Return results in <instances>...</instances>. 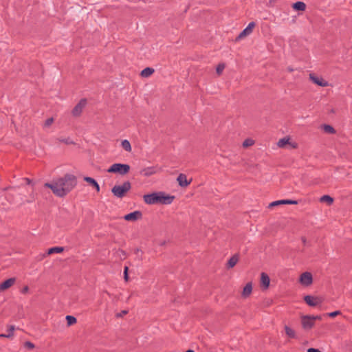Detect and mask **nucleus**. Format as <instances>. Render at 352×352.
<instances>
[{
  "label": "nucleus",
  "instance_id": "1",
  "mask_svg": "<svg viewBox=\"0 0 352 352\" xmlns=\"http://www.w3.org/2000/svg\"><path fill=\"white\" fill-rule=\"evenodd\" d=\"M77 184L76 177L72 174H66L63 177L45 183V187L50 188L56 196L63 197L69 193Z\"/></svg>",
  "mask_w": 352,
  "mask_h": 352
},
{
  "label": "nucleus",
  "instance_id": "2",
  "mask_svg": "<svg viewBox=\"0 0 352 352\" xmlns=\"http://www.w3.org/2000/svg\"><path fill=\"white\" fill-rule=\"evenodd\" d=\"M131 188V183L127 181L124 182L122 185L114 186L111 189V192L113 195L118 198H122Z\"/></svg>",
  "mask_w": 352,
  "mask_h": 352
},
{
  "label": "nucleus",
  "instance_id": "3",
  "mask_svg": "<svg viewBox=\"0 0 352 352\" xmlns=\"http://www.w3.org/2000/svg\"><path fill=\"white\" fill-rule=\"evenodd\" d=\"M130 170V166L125 164H113L107 170L109 173H118L120 175L126 174Z\"/></svg>",
  "mask_w": 352,
  "mask_h": 352
},
{
  "label": "nucleus",
  "instance_id": "4",
  "mask_svg": "<svg viewBox=\"0 0 352 352\" xmlns=\"http://www.w3.org/2000/svg\"><path fill=\"white\" fill-rule=\"evenodd\" d=\"M144 201L150 205L160 204V192H153L144 195Z\"/></svg>",
  "mask_w": 352,
  "mask_h": 352
},
{
  "label": "nucleus",
  "instance_id": "5",
  "mask_svg": "<svg viewBox=\"0 0 352 352\" xmlns=\"http://www.w3.org/2000/svg\"><path fill=\"white\" fill-rule=\"evenodd\" d=\"M301 324L304 329H310L314 325V321L311 316H302L301 317Z\"/></svg>",
  "mask_w": 352,
  "mask_h": 352
},
{
  "label": "nucleus",
  "instance_id": "6",
  "mask_svg": "<svg viewBox=\"0 0 352 352\" xmlns=\"http://www.w3.org/2000/svg\"><path fill=\"white\" fill-rule=\"evenodd\" d=\"M304 300L308 305H309L311 307H316V306L320 305L322 302V298L309 296V295L305 296L304 297Z\"/></svg>",
  "mask_w": 352,
  "mask_h": 352
},
{
  "label": "nucleus",
  "instance_id": "7",
  "mask_svg": "<svg viewBox=\"0 0 352 352\" xmlns=\"http://www.w3.org/2000/svg\"><path fill=\"white\" fill-rule=\"evenodd\" d=\"M256 24L254 22H251L248 24V25L236 37V40H241L245 36L250 35L253 30V28L255 27Z\"/></svg>",
  "mask_w": 352,
  "mask_h": 352
},
{
  "label": "nucleus",
  "instance_id": "8",
  "mask_svg": "<svg viewBox=\"0 0 352 352\" xmlns=\"http://www.w3.org/2000/svg\"><path fill=\"white\" fill-rule=\"evenodd\" d=\"M86 104H87L86 99L80 100V101L75 106V107L72 110L73 116H80L83 108L85 107Z\"/></svg>",
  "mask_w": 352,
  "mask_h": 352
},
{
  "label": "nucleus",
  "instance_id": "9",
  "mask_svg": "<svg viewBox=\"0 0 352 352\" xmlns=\"http://www.w3.org/2000/svg\"><path fill=\"white\" fill-rule=\"evenodd\" d=\"M312 281L313 278L311 273L306 272L301 274L300 278L301 284L308 286L312 283Z\"/></svg>",
  "mask_w": 352,
  "mask_h": 352
},
{
  "label": "nucleus",
  "instance_id": "10",
  "mask_svg": "<svg viewBox=\"0 0 352 352\" xmlns=\"http://www.w3.org/2000/svg\"><path fill=\"white\" fill-rule=\"evenodd\" d=\"M142 214L140 211L136 210L133 212L129 213L124 217L126 221H135L139 219H141Z\"/></svg>",
  "mask_w": 352,
  "mask_h": 352
},
{
  "label": "nucleus",
  "instance_id": "11",
  "mask_svg": "<svg viewBox=\"0 0 352 352\" xmlns=\"http://www.w3.org/2000/svg\"><path fill=\"white\" fill-rule=\"evenodd\" d=\"M298 201L295 200H290V199H282V200H278L273 201L270 204L269 208H272L274 206L283 205V204H297Z\"/></svg>",
  "mask_w": 352,
  "mask_h": 352
},
{
  "label": "nucleus",
  "instance_id": "12",
  "mask_svg": "<svg viewBox=\"0 0 352 352\" xmlns=\"http://www.w3.org/2000/svg\"><path fill=\"white\" fill-rule=\"evenodd\" d=\"M160 204H170L174 199L173 196L166 195L164 192H160Z\"/></svg>",
  "mask_w": 352,
  "mask_h": 352
},
{
  "label": "nucleus",
  "instance_id": "13",
  "mask_svg": "<svg viewBox=\"0 0 352 352\" xmlns=\"http://www.w3.org/2000/svg\"><path fill=\"white\" fill-rule=\"evenodd\" d=\"M310 79L316 85L321 86V87H327L328 85L327 81L324 80L322 78H318L317 76H315L314 74L309 75Z\"/></svg>",
  "mask_w": 352,
  "mask_h": 352
},
{
  "label": "nucleus",
  "instance_id": "14",
  "mask_svg": "<svg viewBox=\"0 0 352 352\" xmlns=\"http://www.w3.org/2000/svg\"><path fill=\"white\" fill-rule=\"evenodd\" d=\"M14 278H10L0 284V291H4L14 285L15 283Z\"/></svg>",
  "mask_w": 352,
  "mask_h": 352
},
{
  "label": "nucleus",
  "instance_id": "15",
  "mask_svg": "<svg viewBox=\"0 0 352 352\" xmlns=\"http://www.w3.org/2000/svg\"><path fill=\"white\" fill-rule=\"evenodd\" d=\"M177 180L181 187H186L190 184V182L187 180L186 175L182 173L179 175Z\"/></svg>",
  "mask_w": 352,
  "mask_h": 352
},
{
  "label": "nucleus",
  "instance_id": "16",
  "mask_svg": "<svg viewBox=\"0 0 352 352\" xmlns=\"http://www.w3.org/2000/svg\"><path fill=\"white\" fill-rule=\"evenodd\" d=\"M270 278L268 275L264 272H262L261 274V284L264 287L265 289H267L270 285Z\"/></svg>",
  "mask_w": 352,
  "mask_h": 352
},
{
  "label": "nucleus",
  "instance_id": "17",
  "mask_svg": "<svg viewBox=\"0 0 352 352\" xmlns=\"http://www.w3.org/2000/svg\"><path fill=\"white\" fill-rule=\"evenodd\" d=\"M239 254H236L233 255L228 261V264H227L228 267L232 268L233 267H234L235 265L239 261Z\"/></svg>",
  "mask_w": 352,
  "mask_h": 352
},
{
  "label": "nucleus",
  "instance_id": "18",
  "mask_svg": "<svg viewBox=\"0 0 352 352\" xmlns=\"http://www.w3.org/2000/svg\"><path fill=\"white\" fill-rule=\"evenodd\" d=\"M252 291V285L251 283H248L244 287L243 290L242 292V296L246 298L250 296Z\"/></svg>",
  "mask_w": 352,
  "mask_h": 352
},
{
  "label": "nucleus",
  "instance_id": "19",
  "mask_svg": "<svg viewBox=\"0 0 352 352\" xmlns=\"http://www.w3.org/2000/svg\"><path fill=\"white\" fill-rule=\"evenodd\" d=\"M84 180L85 182H87V183H89L90 185H91L92 186H94L96 190L98 192L100 190V186L98 185V184L97 183V182L93 179L92 177H84Z\"/></svg>",
  "mask_w": 352,
  "mask_h": 352
},
{
  "label": "nucleus",
  "instance_id": "20",
  "mask_svg": "<svg viewBox=\"0 0 352 352\" xmlns=\"http://www.w3.org/2000/svg\"><path fill=\"white\" fill-rule=\"evenodd\" d=\"M293 8L298 11H304L306 9V5L304 2L297 1L292 6Z\"/></svg>",
  "mask_w": 352,
  "mask_h": 352
},
{
  "label": "nucleus",
  "instance_id": "21",
  "mask_svg": "<svg viewBox=\"0 0 352 352\" xmlns=\"http://www.w3.org/2000/svg\"><path fill=\"white\" fill-rule=\"evenodd\" d=\"M153 72L154 69L153 68L146 67L141 72L140 75L144 78H147L149 77Z\"/></svg>",
  "mask_w": 352,
  "mask_h": 352
},
{
  "label": "nucleus",
  "instance_id": "22",
  "mask_svg": "<svg viewBox=\"0 0 352 352\" xmlns=\"http://www.w3.org/2000/svg\"><path fill=\"white\" fill-rule=\"evenodd\" d=\"M322 129L324 130V131L329 134H334L336 133V130L333 126L329 124H323L322 125Z\"/></svg>",
  "mask_w": 352,
  "mask_h": 352
},
{
  "label": "nucleus",
  "instance_id": "23",
  "mask_svg": "<svg viewBox=\"0 0 352 352\" xmlns=\"http://www.w3.org/2000/svg\"><path fill=\"white\" fill-rule=\"evenodd\" d=\"M63 250L64 249L62 247H53L47 250V255H50L54 253H60L63 251Z\"/></svg>",
  "mask_w": 352,
  "mask_h": 352
},
{
  "label": "nucleus",
  "instance_id": "24",
  "mask_svg": "<svg viewBox=\"0 0 352 352\" xmlns=\"http://www.w3.org/2000/svg\"><path fill=\"white\" fill-rule=\"evenodd\" d=\"M14 329H15L14 326H13V325L10 326L8 328L9 334L1 333V334H0V338H12L13 336V331H14Z\"/></svg>",
  "mask_w": 352,
  "mask_h": 352
},
{
  "label": "nucleus",
  "instance_id": "25",
  "mask_svg": "<svg viewBox=\"0 0 352 352\" xmlns=\"http://www.w3.org/2000/svg\"><path fill=\"white\" fill-rule=\"evenodd\" d=\"M121 146L126 151L130 152L131 151V144L127 140H122L121 142Z\"/></svg>",
  "mask_w": 352,
  "mask_h": 352
},
{
  "label": "nucleus",
  "instance_id": "26",
  "mask_svg": "<svg viewBox=\"0 0 352 352\" xmlns=\"http://www.w3.org/2000/svg\"><path fill=\"white\" fill-rule=\"evenodd\" d=\"M285 333L287 334V336L288 337L292 338H295L296 333H295V331L292 329H291L288 326H285Z\"/></svg>",
  "mask_w": 352,
  "mask_h": 352
},
{
  "label": "nucleus",
  "instance_id": "27",
  "mask_svg": "<svg viewBox=\"0 0 352 352\" xmlns=\"http://www.w3.org/2000/svg\"><path fill=\"white\" fill-rule=\"evenodd\" d=\"M289 138H282L280 140H279V141L278 142V146L280 147V148H283L284 147L286 144H289Z\"/></svg>",
  "mask_w": 352,
  "mask_h": 352
},
{
  "label": "nucleus",
  "instance_id": "28",
  "mask_svg": "<svg viewBox=\"0 0 352 352\" xmlns=\"http://www.w3.org/2000/svg\"><path fill=\"white\" fill-rule=\"evenodd\" d=\"M320 201L322 202H327L328 204H331L333 202V198L329 195H323L320 198Z\"/></svg>",
  "mask_w": 352,
  "mask_h": 352
},
{
  "label": "nucleus",
  "instance_id": "29",
  "mask_svg": "<svg viewBox=\"0 0 352 352\" xmlns=\"http://www.w3.org/2000/svg\"><path fill=\"white\" fill-rule=\"evenodd\" d=\"M66 320L69 326L73 325L76 322V318L72 316H67Z\"/></svg>",
  "mask_w": 352,
  "mask_h": 352
},
{
  "label": "nucleus",
  "instance_id": "30",
  "mask_svg": "<svg viewBox=\"0 0 352 352\" xmlns=\"http://www.w3.org/2000/svg\"><path fill=\"white\" fill-rule=\"evenodd\" d=\"M58 140L60 142L65 143L66 144H74V142L69 138H59Z\"/></svg>",
  "mask_w": 352,
  "mask_h": 352
},
{
  "label": "nucleus",
  "instance_id": "31",
  "mask_svg": "<svg viewBox=\"0 0 352 352\" xmlns=\"http://www.w3.org/2000/svg\"><path fill=\"white\" fill-rule=\"evenodd\" d=\"M224 68H225V65L223 63L218 65V66L217 67V69H216L217 73L219 75H220L222 73V72L223 71Z\"/></svg>",
  "mask_w": 352,
  "mask_h": 352
},
{
  "label": "nucleus",
  "instance_id": "32",
  "mask_svg": "<svg viewBox=\"0 0 352 352\" xmlns=\"http://www.w3.org/2000/svg\"><path fill=\"white\" fill-rule=\"evenodd\" d=\"M24 346L28 349H33L35 347L34 344L30 341L25 342L24 343Z\"/></svg>",
  "mask_w": 352,
  "mask_h": 352
},
{
  "label": "nucleus",
  "instance_id": "33",
  "mask_svg": "<svg viewBox=\"0 0 352 352\" xmlns=\"http://www.w3.org/2000/svg\"><path fill=\"white\" fill-rule=\"evenodd\" d=\"M253 144V141L252 140H246L243 142V146L244 147H248Z\"/></svg>",
  "mask_w": 352,
  "mask_h": 352
},
{
  "label": "nucleus",
  "instance_id": "34",
  "mask_svg": "<svg viewBox=\"0 0 352 352\" xmlns=\"http://www.w3.org/2000/svg\"><path fill=\"white\" fill-rule=\"evenodd\" d=\"M53 122H54L53 118H48L47 120H46V121L45 122V126H46V127L50 126L53 123Z\"/></svg>",
  "mask_w": 352,
  "mask_h": 352
},
{
  "label": "nucleus",
  "instance_id": "35",
  "mask_svg": "<svg viewBox=\"0 0 352 352\" xmlns=\"http://www.w3.org/2000/svg\"><path fill=\"white\" fill-rule=\"evenodd\" d=\"M340 314H341V312L340 311H336L333 312L329 313V314H327V315L331 318H333L336 316L340 315Z\"/></svg>",
  "mask_w": 352,
  "mask_h": 352
},
{
  "label": "nucleus",
  "instance_id": "36",
  "mask_svg": "<svg viewBox=\"0 0 352 352\" xmlns=\"http://www.w3.org/2000/svg\"><path fill=\"white\" fill-rule=\"evenodd\" d=\"M128 267H124V278L126 281H128L129 280V276H128Z\"/></svg>",
  "mask_w": 352,
  "mask_h": 352
},
{
  "label": "nucleus",
  "instance_id": "37",
  "mask_svg": "<svg viewBox=\"0 0 352 352\" xmlns=\"http://www.w3.org/2000/svg\"><path fill=\"white\" fill-rule=\"evenodd\" d=\"M153 173V172L151 170H150V169H148V170H143V174L144 175H150Z\"/></svg>",
  "mask_w": 352,
  "mask_h": 352
},
{
  "label": "nucleus",
  "instance_id": "38",
  "mask_svg": "<svg viewBox=\"0 0 352 352\" xmlns=\"http://www.w3.org/2000/svg\"><path fill=\"white\" fill-rule=\"evenodd\" d=\"M127 313H128V311H127L124 310V311H122L121 313L118 314H117V317H122V316H123L124 315L126 314Z\"/></svg>",
  "mask_w": 352,
  "mask_h": 352
},
{
  "label": "nucleus",
  "instance_id": "39",
  "mask_svg": "<svg viewBox=\"0 0 352 352\" xmlns=\"http://www.w3.org/2000/svg\"><path fill=\"white\" fill-rule=\"evenodd\" d=\"M307 352H321V351L318 349L310 348L307 350Z\"/></svg>",
  "mask_w": 352,
  "mask_h": 352
},
{
  "label": "nucleus",
  "instance_id": "40",
  "mask_svg": "<svg viewBox=\"0 0 352 352\" xmlns=\"http://www.w3.org/2000/svg\"><path fill=\"white\" fill-rule=\"evenodd\" d=\"M28 290H29L28 287V286H25V287L22 289L21 292H22L23 294H26V293L28 292Z\"/></svg>",
  "mask_w": 352,
  "mask_h": 352
},
{
  "label": "nucleus",
  "instance_id": "41",
  "mask_svg": "<svg viewBox=\"0 0 352 352\" xmlns=\"http://www.w3.org/2000/svg\"><path fill=\"white\" fill-rule=\"evenodd\" d=\"M311 318H313L314 321L316 320H321L322 319V316H311Z\"/></svg>",
  "mask_w": 352,
  "mask_h": 352
},
{
  "label": "nucleus",
  "instance_id": "42",
  "mask_svg": "<svg viewBox=\"0 0 352 352\" xmlns=\"http://www.w3.org/2000/svg\"><path fill=\"white\" fill-rule=\"evenodd\" d=\"M26 181L27 184H30L32 183V181L28 178L24 179Z\"/></svg>",
  "mask_w": 352,
  "mask_h": 352
},
{
  "label": "nucleus",
  "instance_id": "43",
  "mask_svg": "<svg viewBox=\"0 0 352 352\" xmlns=\"http://www.w3.org/2000/svg\"><path fill=\"white\" fill-rule=\"evenodd\" d=\"M302 243H303L304 244H305V243H306V241H306V239H305V237H302Z\"/></svg>",
  "mask_w": 352,
  "mask_h": 352
},
{
  "label": "nucleus",
  "instance_id": "44",
  "mask_svg": "<svg viewBox=\"0 0 352 352\" xmlns=\"http://www.w3.org/2000/svg\"><path fill=\"white\" fill-rule=\"evenodd\" d=\"M186 352H195V351L190 349V350L186 351Z\"/></svg>",
  "mask_w": 352,
  "mask_h": 352
},
{
  "label": "nucleus",
  "instance_id": "45",
  "mask_svg": "<svg viewBox=\"0 0 352 352\" xmlns=\"http://www.w3.org/2000/svg\"><path fill=\"white\" fill-rule=\"evenodd\" d=\"M288 70H289V72H292V71H293V69H292V68H288Z\"/></svg>",
  "mask_w": 352,
  "mask_h": 352
}]
</instances>
